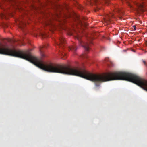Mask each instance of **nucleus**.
<instances>
[{
	"instance_id": "6",
	"label": "nucleus",
	"mask_w": 147,
	"mask_h": 147,
	"mask_svg": "<svg viewBox=\"0 0 147 147\" xmlns=\"http://www.w3.org/2000/svg\"><path fill=\"white\" fill-rule=\"evenodd\" d=\"M137 6L140 8H141V9L143 11L142 9L144 7V5L142 4L136 3Z\"/></svg>"
},
{
	"instance_id": "4",
	"label": "nucleus",
	"mask_w": 147,
	"mask_h": 147,
	"mask_svg": "<svg viewBox=\"0 0 147 147\" xmlns=\"http://www.w3.org/2000/svg\"><path fill=\"white\" fill-rule=\"evenodd\" d=\"M59 42H57V44L60 47L63 48L64 44H65V41L63 37H61L59 39Z\"/></svg>"
},
{
	"instance_id": "12",
	"label": "nucleus",
	"mask_w": 147,
	"mask_h": 147,
	"mask_svg": "<svg viewBox=\"0 0 147 147\" xmlns=\"http://www.w3.org/2000/svg\"><path fill=\"white\" fill-rule=\"evenodd\" d=\"M80 8H80V10L82 9L83 8V7H82V6H80Z\"/></svg>"
},
{
	"instance_id": "10",
	"label": "nucleus",
	"mask_w": 147,
	"mask_h": 147,
	"mask_svg": "<svg viewBox=\"0 0 147 147\" xmlns=\"http://www.w3.org/2000/svg\"><path fill=\"white\" fill-rule=\"evenodd\" d=\"M40 51L42 53L41 55L42 57H44L45 56V55L44 54L42 53V50L41 49H40Z\"/></svg>"
},
{
	"instance_id": "21",
	"label": "nucleus",
	"mask_w": 147,
	"mask_h": 147,
	"mask_svg": "<svg viewBox=\"0 0 147 147\" xmlns=\"http://www.w3.org/2000/svg\"><path fill=\"white\" fill-rule=\"evenodd\" d=\"M65 58H63L62 59H65Z\"/></svg>"
},
{
	"instance_id": "17",
	"label": "nucleus",
	"mask_w": 147,
	"mask_h": 147,
	"mask_svg": "<svg viewBox=\"0 0 147 147\" xmlns=\"http://www.w3.org/2000/svg\"><path fill=\"white\" fill-rule=\"evenodd\" d=\"M20 28H21L22 29V27L21 26H20Z\"/></svg>"
},
{
	"instance_id": "16",
	"label": "nucleus",
	"mask_w": 147,
	"mask_h": 147,
	"mask_svg": "<svg viewBox=\"0 0 147 147\" xmlns=\"http://www.w3.org/2000/svg\"><path fill=\"white\" fill-rule=\"evenodd\" d=\"M129 6L130 7H132V6L131 5H130V4H129Z\"/></svg>"
},
{
	"instance_id": "22",
	"label": "nucleus",
	"mask_w": 147,
	"mask_h": 147,
	"mask_svg": "<svg viewBox=\"0 0 147 147\" xmlns=\"http://www.w3.org/2000/svg\"><path fill=\"white\" fill-rule=\"evenodd\" d=\"M20 42L21 43H22V41H20Z\"/></svg>"
},
{
	"instance_id": "11",
	"label": "nucleus",
	"mask_w": 147,
	"mask_h": 147,
	"mask_svg": "<svg viewBox=\"0 0 147 147\" xmlns=\"http://www.w3.org/2000/svg\"><path fill=\"white\" fill-rule=\"evenodd\" d=\"M133 28L134 30H136V27L135 25H134L133 26Z\"/></svg>"
},
{
	"instance_id": "18",
	"label": "nucleus",
	"mask_w": 147,
	"mask_h": 147,
	"mask_svg": "<svg viewBox=\"0 0 147 147\" xmlns=\"http://www.w3.org/2000/svg\"><path fill=\"white\" fill-rule=\"evenodd\" d=\"M24 45L23 43H22L21 45Z\"/></svg>"
},
{
	"instance_id": "9",
	"label": "nucleus",
	"mask_w": 147,
	"mask_h": 147,
	"mask_svg": "<svg viewBox=\"0 0 147 147\" xmlns=\"http://www.w3.org/2000/svg\"><path fill=\"white\" fill-rule=\"evenodd\" d=\"M117 11L118 12V13H119L120 14L121 13L122 14H123V13L122 11H121V10L119 9H117Z\"/></svg>"
},
{
	"instance_id": "19",
	"label": "nucleus",
	"mask_w": 147,
	"mask_h": 147,
	"mask_svg": "<svg viewBox=\"0 0 147 147\" xmlns=\"http://www.w3.org/2000/svg\"><path fill=\"white\" fill-rule=\"evenodd\" d=\"M60 53H61V54L62 55H63V54H62V53L61 52Z\"/></svg>"
},
{
	"instance_id": "15",
	"label": "nucleus",
	"mask_w": 147,
	"mask_h": 147,
	"mask_svg": "<svg viewBox=\"0 0 147 147\" xmlns=\"http://www.w3.org/2000/svg\"><path fill=\"white\" fill-rule=\"evenodd\" d=\"M48 23V24H49V25H50V24H52V23H51V22L50 23Z\"/></svg>"
},
{
	"instance_id": "14",
	"label": "nucleus",
	"mask_w": 147,
	"mask_h": 147,
	"mask_svg": "<svg viewBox=\"0 0 147 147\" xmlns=\"http://www.w3.org/2000/svg\"><path fill=\"white\" fill-rule=\"evenodd\" d=\"M42 37L43 38H45V35H42Z\"/></svg>"
},
{
	"instance_id": "13",
	"label": "nucleus",
	"mask_w": 147,
	"mask_h": 147,
	"mask_svg": "<svg viewBox=\"0 0 147 147\" xmlns=\"http://www.w3.org/2000/svg\"><path fill=\"white\" fill-rule=\"evenodd\" d=\"M143 63L145 64L146 65V61L144 60H143Z\"/></svg>"
},
{
	"instance_id": "7",
	"label": "nucleus",
	"mask_w": 147,
	"mask_h": 147,
	"mask_svg": "<svg viewBox=\"0 0 147 147\" xmlns=\"http://www.w3.org/2000/svg\"><path fill=\"white\" fill-rule=\"evenodd\" d=\"M59 7L61 9V10H63V8H65L66 9H68V7H67V6L66 5H65L63 6H59Z\"/></svg>"
},
{
	"instance_id": "2",
	"label": "nucleus",
	"mask_w": 147,
	"mask_h": 147,
	"mask_svg": "<svg viewBox=\"0 0 147 147\" xmlns=\"http://www.w3.org/2000/svg\"><path fill=\"white\" fill-rule=\"evenodd\" d=\"M74 18L76 21V26L78 28H80L81 26H85V23L82 22L80 18L76 14H74Z\"/></svg>"
},
{
	"instance_id": "1",
	"label": "nucleus",
	"mask_w": 147,
	"mask_h": 147,
	"mask_svg": "<svg viewBox=\"0 0 147 147\" xmlns=\"http://www.w3.org/2000/svg\"><path fill=\"white\" fill-rule=\"evenodd\" d=\"M75 38L77 39L80 43V45L85 49L86 51H88L89 49V44L88 42L84 43L81 40V37L78 34L75 37Z\"/></svg>"
},
{
	"instance_id": "8",
	"label": "nucleus",
	"mask_w": 147,
	"mask_h": 147,
	"mask_svg": "<svg viewBox=\"0 0 147 147\" xmlns=\"http://www.w3.org/2000/svg\"><path fill=\"white\" fill-rule=\"evenodd\" d=\"M104 3L107 5H109V0H104Z\"/></svg>"
},
{
	"instance_id": "5",
	"label": "nucleus",
	"mask_w": 147,
	"mask_h": 147,
	"mask_svg": "<svg viewBox=\"0 0 147 147\" xmlns=\"http://www.w3.org/2000/svg\"><path fill=\"white\" fill-rule=\"evenodd\" d=\"M77 49V48L75 45H74L71 47H68V49L69 50L71 51H75Z\"/></svg>"
},
{
	"instance_id": "23",
	"label": "nucleus",
	"mask_w": 147,
	"mask_h": 147,
	"mask_svg": "<svg viewBox=\"0 0 147 147\" xmlns=\"http://www.w3.org/2000/svg\"><path fill=\"white\" fill-rule=\"evenodd\" d=\"M65 53H64V55H65Z\"/></svg>"
},
{
	"instance_id": "3",
	"label": "nucleus",
	"mask_w": 147,
	"mask_h": 147,
	"mask_svg": "<svg viewBox=\"0 0 147 147\" xmlns=\"http://www.w3.org/2000/svg\"><path fill=\"white\" fill-rule=\"evenodd\" d=\"M113 15V14L112 13L106 15L104 18V21L105 22H106L108 24H109L111 22V20L114 19Z\"/></svg>"
},
{
	"instance_id": "20",
	"label": "nucleus",
	"mask_w": 147,
	"mask_h": 147,
	"mask_svg": "<svg viewBox=\"0 0 147 147\" xmlns=\"http://www.w3.org/2000/svg\"><path fill=\"white\" fill-rule=\"evenodd\" d=\"M46 47L45 46L44 47H42V48H43V47Z\"/></svg>"
}]
</instances>
